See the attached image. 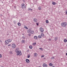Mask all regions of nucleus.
Segmentation results:
<instances>
[{"mask_svg": "<svg viewBox=\"0 0 67 67\" xmlns=\"http://www.w3.org/2000/svg\"><path fill=\"white\" fill-rule=\"evenodd\" d=\"M43 67H47V65L46 63H43Z\"/></svg>", "mask_w": 67, "mask_h": 67, "instance_id": "nucleus-6", "label": "nucleus"}, {"mask_svg": "<svg viewBox=\"0 0 67 67\" xmlns=\"http://www.w3.org/2000/svg\"><path fill=\"white\" fill-rule=\"evenodd\" d=\"M49 41H52V40H51V39L50 38L49 39Z\"/></svg>", "mask_w": 67, "mask_h": 67, "instance_id": "nucleus-37", "label": "nucleus"}, {"mask_svg": "<svg viewBox=\"0 0 67 67\" xmlns=\"http://www.w3.org/2000/svg\"><path fill=\"white\" fill-rule=\"evenodd\" d=\"M11 45L10 44H8V46H11Z\"/></svg>", "mask_w": 67, "mask_h": 67, "instance_id": "nucleus-38", "label": "nucleus"}, {"mask_svg": "<svg viewBox=\"0 0 67 67\" xmlns=\"http://www.w3.org/2000/svg\"><path fill=\"white\" fill-rule=\"evenodd\" d=\"M1 67H4L3 66H1Z\"/></svg>", "mask_w": 67, "mask_h": 67, "instance_id": "nucleus-50", "label": "nucleus"}, {"mask_svg": "<svg viewBox=\"0 0 67 67\" xmlns=\"http://www.w3.org/2000/svg\"><path fill=\"white\" fill-rule=\"evenodd\" d=\"M38 9L39 10H41V7H38Z\"/></svg>", "mask_w": 67, "mask_h": 67, "instance_id": "nucleus-28", "label": "nucleus"}, {"mask_svg": "<svg viewBox=\"0 0 67 67\" xmlns=\"http://www.w3.org/2000/svg\"><path fill=\"white\" fill-rule=\"evenodd\" d=\"M3 15H2V14L1 15V16L2 17V16Z\"/></svg>", "mask_w": 67, "mask_h": 67, "instance_id": "nucleus-43", "label": "nucleus"}, {"mask_svg": "<svg viewBox=\"0 0 67 67\" xmlns=\"http://www.w3.org/2000/svg\"><path fill=\"white\" fill-rule=\"evenodd\" d=\"M2 3H3V2H2Z\"/></svg>", "mask_w": 67, "mask_h": 67, "instance_id": "nucleus-51", "label": "nucleus"}, {"mask_svg": "<svg viewBox=\"0 0 67 67\" xmlns=\"http://www.w3.org/2000/svg\"><path fill=\"white\" fill-rule=\"evenodd\" d=\"M12 48H15V47H16V45H15V44H12Z\"/></svg>", "mask_w": 67, "mask_h": 67, "instance_id": "nucleus-5", "label": "nucleus"}, {"mask_svg": "<svg viewBox=\"0 0 67 67\" xmlns=\"http://www.w3.org/2000/svg\"><path fill=\"white\" fill-rule=\"evenodd\" d=\"M7 40L8 41H9V42H11V41H12V40H11L9 39H8Z\"/></svg>", "mask_w": 67, "mask_h": 67, "instance_id": "nucleus-24", "label": "nucleus"}, {"mask_svg": "<svg viewBox=\"0 0 67 67\" xmlns=\"http://www.w3.org/2000/svg\"><path fill=\"white\" fill-rule=\"evenodd\" d=\"M46 23H48V21L47 20L46 21Z\"/></svg>", "mask_w": 67, "mask_h": 67, "instance_id": "nucleus-29", "label": "nucleus"}, {"mask_svg": "<svg viewBox=\"0 0 67 67\" xmlns=\"http://www.w3.org/2000/svg\"><path fill=\"white\" fill-rule=\"evenodd\" d=\"M2 57V55H1V54H0V58H1Z\"/></svg>", "mask_w": 67, "mask_h": 67, "instance_id": "nucleus-36", "label": "nucleus"}, {"mask_svg": "<svg viewBox=\"0 0 67 67\" xmlns=\"http://www.w3.org/2000/svg\"><path fill=\"white\" fill-rule=\"evenodd\" d=\"M26 61L27 63H28V64L30 63V60L28 59H26Z\"/></svg>", "mask_w": 67, "mask_h": 67, "instance_id": "nucleus-9", "label": "nucleus"}, {"mask_svg": "<svg viewBox=\"0 0 67 67\" xmlns=\"http://www.w3.org/2000/svg\"><path fill=\"white\" fill-rule=\"evenodd\" d=\"M16 53L17 54H16L17 56L18 55H21L22 53H21V51H18V52H17Z\"/></svg>", "mask_w": 67, "mask_h": 67, "instance_id": "nucleus-3", "label": "nucleus"}, {"mask_svg": "<svg viewBox=\"0 0 67 67\" xmlns=\"http://www.w3.org/2000/svg\"><path fill=\"white\" fill-rule=\"evenodd\" d=\"M14 8L15 9V8H16V6H14Z\"/></svg>", "mask_w": 67, "mask_h": 67, "instance_id": "nucleus-45", "label": "nucleus"}, {"mask_svg": "<svg viewBox=\"0 0 67 67\" xmlns=\"http://www.w3.org/2000/svg\"><path fill=\"white\" fill-rule=\"evenodd\" d=\"M52 67H55V66H52Z\"/></svg>", "mask_w": 67, "mask_h": 67, "instance_id": "nucleus-46", "label": "nucleus"}, {"mask_svg": "<svg viewBox=\"0 0 67 67\" xmlns=\"http://www.w3.org/2000/svg\"><path fill=\"white\" fill-rule=\"evenodd\" d=\"M30 56H31V55L30 54H29L27 55V58H30Z\"/></svg>", "mask_w": 67, "mask_h": 67, "instance_id": "nucleus-25", "label": "nucleus"}, {"mask_svg": "<svg viewBox=\"0 0 67 67\" xmlns=\"http://www.w3.org/2000/svg\"><path fill=\"white\" fill-rule=\"evenodd\" d=\"M39 49H40V50H41V51H43V48H40Z\"/></svg>", "mask_w": 67, "mask_h": 67, "instance_id": "nucleus-34", "label": "nucleus"}, {"mask_svg": "<svg viewBox=\"0 0 67 67\" xmlns=\"http://www.w3.org/2000/svg\"><path fill=\"white\" fill-rule=\"evenodd\" d=\"M21 7L22 9H25L26 8V6L23 3L21 4Z\"/></svg>", "mask_w": 67, "mask_h": 67, "instance_id": "nucleus-4", "label": "nucleus"}, {"mask_svg": "<svg viewBox=\"0 0 67 67\" xmlns=\"http://www.w3.org/2000/svg\"><path fill=\"white\" fill-rule=\"evenodd\" d=\"M30 10L31 11H32V10H32V9H31Z\"/></svg>", "mask_w": 67, "mask_h": 67, "instance_id": "nucleus-44", "label": "nucleus"}, {"mask_svg": "<svg viewBox=\"0 0 67 67\" xmlns=\"http://www.w3.org/2000/svg\"><path fill=\"white\" fill-rule=\"evenodd\" d=\"M17 24L18 26H21V24L20 23H18V24Z\"/></svg>", "mask_w": 67, "mask_h": 67, "instance_id": "nucleus-15", "label": "nucleus"}, {"mask_svg": "<svg viewBox=\"0 0 67 67\" xmlns=\"http://www.w3.org/2000/svg\"><path fill=\"white\" fill-rule=\"evenodd\" d=\"M26 52H29V50H27L26 51Z\"/></svg>", "mask_w": 67, "mask_h": 67, "instance_id": "nucleus-39", "label": "nucleus"}, {"mask_svg": "<svg viewBox=\"0 0 67 67\" xmlns=\"http://www.w3.org/2000/svg\"><path fill=\"white\" fill-rule=\"evenodd\" d=\"M58 37H55L54 38V40L55 41H57V40H58Z\"/></svg>", "mask_w": 67, "mask_h": 67, "instance_id": "nucleus-13", "label": "nucleus"}, {"mask_svg": "<svg viewBox=\"0 0 67 67\" xmlns=\"http://www.w3.org/2000/svg\"><path fill=\"white\" fill-rule=\"evenodd\" d=\"M40 29L41 32H43L44 31V30L43 29V28L41 27L40 28Z\"/></svg>", "mask_w": 67, "mask_h": 67, "instance_id": "nucleus-7", "label": "nucleus"}, {"mask_svg": "<svg viewBox=\"0 0 67 67\" xmlns=\"http://www.w3.org/2000/svg\"><path fill=\"white\" fill-rule=\"evenodd\" d=\"M9 53L10 54H13V53H12V51H10Z\"/></svg>", "mask_w": 67, "mask_h": 67, "instance_id": "nucleus-23", "label": "nucleus"}, {"mask_svg": "<svg viewBox=\"0 0 67 67\" xmlns=\"http://www.w3.org/2000/svg\"><path fill=\"white\" fill-rule=\"evenodd\" d=\"M61 25L62 27H65L67 25V23L66 22H63L61 23Z\"/></svg>", "mask_w": 67, "mask_h": 67, "instance_id": "nucleus-1", "label": "nucleus"}, {"mask_svg": "<svg viewBox=\"0 0 67 67\" xmlns=\"http://www.w3.org/2000/svg\"><path fill=\"white\" fill-rule=\"evenodd\" d=\"M66 14L67 15V11H66Z\"/></svg>", "mask_w": 67, "mask_h": 67, "instance_id": "nucleus-41", "label": "nucleus"}, {"mask_svg": "<svg viewBox=\"0 0 67 67\" xmlns=\"http://www.w3.org/2000/svg\"><path fill=\"white\" fill-rule=\"evenodd\" d=\"M44 57V55H42L41 56V57Z\"/></svg>", "mask_w": 67, "mask_h": 67, "instance_id": "nucleus-40", "label": "nucleus"}, {"mask_svg": "<svg viewBox=\"0 0 67 67\" xmlns=\"http://www.w3.org/2000/svg\"><path fill=\"white\" fill-rule=\"evenodd\" d=\"M34 38H35V39L36 40V39H37V37L36 36H35L34 37Z\"/></svg>", "mask_w": 67, "mask_h": 67, "instance_id": "nucleus-14", "label": "nucleus"}, {"mask_svg": "<svg viewBox=\"0 0 67 67\" xmlns=\"http://www.w3.org/2000/svg\"><path fill=\"white\" fill-rule=\"evenodd\" d=\"M41 36H42V37H43L44 36V34L43 33L41 34Z\"/></svg>", "mask_w": 67, "mask_h": 67, "instance_id": "nucleus-22", "label": "nucleus"}, {"mask_svg": "<svg viewBox=\"0 0 67 67\" xmlns=\"http://www.w3.org/2000/svg\"><path fill=\"white\" fill-rule=\"evenodd\" d=\"M38 38H42V36L41 35H38Z\"/></svg>", "mask_w": 67, "mask_h": 67, "instance_id": "nucleus-16", "label": "nucleus"}, {"mask_svg": "<svg viewBox=\"0 0 67 67\" xmlns=\"http://www.w3.org/2000/svg\"><path fill=\"white\" fill-rule=\"evenodd\" d=\"M66 56H67V53H66Z\"/></svg>", "mask_w": 67, "mask_h": 67, "instance_id": "nucleus-47", "label": "nucleus"}, {"mask_svg": "<svg viewBox=\"0 0 67 67\" xmlns=\"http://www.w3.org/2000/svg\"><path fill=\"white\" fill-rule=\"evenodd\" d=\"M36 24L37 25V26H38V23H36Z\"/></svg>", "mask_w": 67, "mask_h": 67, "instance_id": "nucleus-35", "label": "nucleus"}, {"mask_svg": "<svg viewBox=\"0 0 67 67\" xmlns=\"http://www.w3.org/2000/svg\"><path fill=\"white\" fill-rule=\"evenodd\" d=\"M37 54L36 53H35L34 54V56L35 57H37Z\"/></svg>", "mask_w": 67, "mask_h": 67, "instance_id": "nucleus-11", "label": "nucleus"}, {"mask_svg": "<svg viewBox=\"0 0 67 67\" xmlns=\"http://www.w3.org/2000/svg\"><path fill=\"white\" fill-rule=\"evenodd\" d=\"M9 41L8 40H6L5 42V44H6V45H7V44H9Z\"/></svg>", "mask_w": 67, "mask_h": 67, "instance_id": "nucleus-8", "label": "nucleus"}, {"mask_svg": "<svg viewBox=\"0 0 67 67\" xmlns=\"http://www.w3.org/2000/svg\"><path fill=\"white\" fill-rule=\"evenodd\" d=\"M30 9H31V8H30L28 9L29 10H30Z\"/></svg>", "mask_w": 67, "mask_h": 67, "instance_id": "nucleus-42", "label": "nucleus"}, {"mask_svg": "<svg viewBox=\"0 0 67 67\" xmlns=\"http://www.w3.org/2000/svg\"><path fill=\"white\" fill-rule=\"evenodd\" d=\"M1 40H0V43H1Z\"/></svg>", "mask_w": 67, "mask_h": 67, "instance_id": "nucleus-49", "label": "nucleus"}, {"mask_svg": "<svg viewBox=\"0 0 67 67\" xmlns=\"http://www.w3.org/2000/svg\"><path fill=\"white\" fill-rule=\"evenodd\" d=\"M36 42H35V43H33L32 45H34V46H35V45H36Z\"/></svg>", "mask_w": 67, "mask_h": 67, "instance_id": "nucleus-27", "label": "nucleus"}, {"mask_svg": "<svg viewBox=\"0 0 67 67\" xmlns=\"http://www.w3.org/2000/svg\"><path fill=\"white\" fill-rule=\"evenodd\" d=\"M64 42L65 43H66L67 42V40L66 39H64Z\"/></svg>", "mask_w": 67, "mask_h": 67, "instance_id": "nucleus-20", "label": "nucleus"}, {"mask_svg": "<svg viewBox=\"0 0 67 67\" xmlns=\"http://www.w3.org/2000/svg\"><path fill=\"white\" fill-rule=\"evenodd\" d=\"M27 33H31V34H33L34 33V31L31 29H29L27 31Z\"/></svg>", "mask_w": 67, "mask_h": 67, "instance_id": "nucleus-2", "label": "nucleus"}, {"mask_svg": "<svg viewBox=\"0 0 67 67\" xmlns=\"http://www.w3.org/2000/svg\"><path fill=\"white\" fill-rule=\"evenodd\" d=\"M24 2V1H23Z\"/></svg>", "mask_w": 67, "mask_h": 67, "instance_id": "nucleus-53", "label": "nucleus"}, {"mask_svg": "<svg viewBox=\"0 0 67 67\" xmlns=\"http://www.w3.org/2000/svg\"><path fill=\"white\" fill-rule=\"evenodd\" d=\"M23 35H24V34H23Z\"/></svg>", "mask_w": 67, "mask_h": 67, "instance_id": "nucleus-54", "label": "nucleus"}, {"mask_svg": "<svg viewBox=\"0 0 67 67\" xmlns=\"http://www.w3.org/2000/svg\"><path fill=\"white\" fill-rule=\"evenodd\" d=\"M53 64L52 63H50L49 64V65L50 66H53Z\"/></svg>", "mask_w": 67, "mask_h": 67, "instance_id": "nucleus-19", "label": "nucleus"}, {"mask_svg": "<svg viewBox=\"0 0 67 67\" xmlns=\"http://www.w3.org/2000/svg\"><path fill=\"white\" fill-rule=\"evenodd\" d=\"M34 19V22H36L37 21V19Z\"/></svg>", "mask_w": 67, "mask_h": 67, "instance_id": "nucleus-12", "label": "nucleus"}, {"mask_svg": "<svg viewBox=\"0 0 67 67\" xmlns=\"http://www.w3.org/2000/svg\"><path fill=\"white\" fill-rule=\"evenodd\" d=\"M55 57H52L51 58V59H55Z\"/></svg>", "mask_w": 67, "mask_h": 67, "instance_id": "nucleus-21", "label": "nucleus"}, {"mask_svg": "<svg viewBox=\"0 0 67 67\" xmlns=\"http://www.w3.org/2000/svg\"><path fill=\"white\" fill-rule=\"evenodd\" d=\"M21 42L22 43H25V40H22Z\"/></svg>", "mask_w": 67, "mask_h": 67, "instance_id": "nucleus-17", "label": "nucleus"}, {"mask_svg": "<svg viewBox=\"0 0 67 67\" xmlns=\"http://www.w3.org/2000/svg\"><path fill=\"white\" fill-rule=\"evenodd\" d=\"M24 28H25V29H28V28H27V27H26V26H24Z\"/></svg>", "mask_w": 67, "mask_h": 67, "instance_id": "nucleus-30", "label": "nucleus"}, {"mask_svg": "<svg viewBox=\"0 0 67 67\" xmlns=\"http://www.w3.org/2000/svg\"><path fill=\"white\" fill-rule=\"evenodd\" d=\"M8 35V34H7V35Z\"/></svg>", "mask_w": 67, "mask_h": 67, "instance_id": "nucleus-55", "label": "nucleus"}, {"mask_svg": "<svg viewBox=\"0 0 67 67\" xmlns=\"http://www.w3.org/2000/svg\"><path fill=\"white\" fill-rule=\"evenodd\" d=\"M46 59V58H44V59Z\"/></svg>", "mask_w": 67, "mask_h": 67, "instance_id": "nucleus-48", "label": "nucleus"}, {"mask_svg": "<svg viewBox=\"0 0 67 67\" xmlns=\"http://www.w3.org/2000/svg\"><path fill=\"white\" fill-rule=\"evenodd\" d=\"M29 48L30 49H32L33 48V47L32 46H29Z\"/></svg>", "mask_w": 67, "mask_h": 67, "instance_id": "nucleus-18", "label": "nucleus"}, {"mask_svg": "<svg viewBox=\"0 0 67 67\" xmlns=\"http://www.w3.org/2000/svg\"><path fill=\"white\" fill-rule=\"evenodd\" d=\"M22 38H23V39H24V40L25 39V37H24V36H23V37H22Z\"/></svg>", "mask_w": 67, "mask_h": 67, "instance_id": "nucleus-31", "label": "nucleus"}, {"mask_svg": "<svg viewBox=\"0 0 67 67\" xmlns=\"http://www.w3.org/2000/svg\"><path fill=\"white\" fill-rule=\"evenodd\" d=\"M24 2V1H23Z\"/></svg>", "mask_w": 67, "mask_h": 67, "instance_id": "nucleus-52", "label": "nucleus"}, {"mask_svg": "<svg viewBox=\"0 0 67 67\" xmlns=\"http://www.w3.org/2000/svg\"><path fill=\"white\" fill-rule=\"evenodd\" d=\"M28 35H29V36H31V34H28Z\"/></svg>", "mask_w": 67, "mask_h": 67, "instance_id": "nucleus-33", "label": "nucleus"}, {"mask_svg": "<svg viewBox=\"0 0 67 67\" xmlns=\"http://www.w3.org/2000/svg\"><path fill=\"white\" fill-rule=\"evenodd\" d=\"M16 23V21H15V20H14V24H15Z\"/></svg>", "mask_w": 67, "mask_h": 67, "instance_id": "nucleus-32", "label": "nucleus"}, {"mask_svg": "<svg viewBox=\"0 0 67 67\" xmlns=\"http://www.w3.org/2000/svg\"><path fill=\"white\" fill-rule=\"evenodd\" d=\"M56 3H55V2H53V3H52V4H53V5H55V4Z\"/></svg>", "mask_w": 67, "mask_h": 67, "instance_id": "nucleus-26", "label": "nucleus"}, {"mask_svg": "<svg viewBox=\"0 0 67 67\" xmlns=\"http://www.w3.org/2000/svg\"><path fill=\"white\" fill-rule=\"evenodd\" d=\"M19 48H16V49L15 50V52H18L19 51Z\"/></svg>", "mask_w": 67, "mask_h": 67, "instance_id": "nucleus-10", "label": "nucleus"}]
</instances>
